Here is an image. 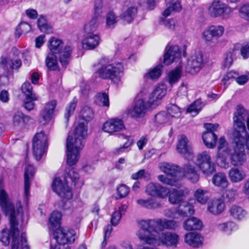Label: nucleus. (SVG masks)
<instances>
[{"label": "nucleus", "instance_id": "1", "mask_svg": "<svg viewBox=\"0 0 249 249\" xmlns=\"http://www.w3.org/2000/svg\"><path fill=\"white\" fill-rule=\"evenodd\" d=\"M88 136L87 126L80 123L75 128L73 136H69L67 141V163L72 166L78 161L80 151L84 148Z\"/></svg>", "mask_w": 249, "mask_h": 249}, {"label": "nucleus", "instance_id": "2", "mask_svg": "<svg viewBox=\"0 0 249 249\" xmlns=\"http://www.w3.org/2000/svg\"><path fill=\"white\" fill-rule=\"evenodd\" d=\"M17 219L19 220L17 217H14L13 226L12 227L10 217H9L10 227L8 230L6 229H3L0 232V241L5 245H8L10 243V238L12 237V249H29L27 244L25 234L22 233L20 237V241L18 237L19 231L17 227L18 223Z\"/></svg>", "mask_w": 249, "mask_h": 249}, {"label": "nucleus", "instance_id": "3", "mask_svg": "<svg viewBox=\"0 0 249 249\" xmlns=\"http://www.w3.org/2000/svg\"><path fill=\"white\" fill-rule=\"evenodd\" d=\"M233 142L235 144L232 151L231 150L228 156L230 163L233 166H242L247 160L246 148L249 150V138H242L236 135L235 138H232Z\"/></svg>", "mask_w": 249, "mask_h": 249}, {"label": "nucleus", "instance_id": "4", "mask_svg": "<svg viewBox=\"0 0 249 249\" xmlns=\"http://www.w3.org/2000/svg\"><path fill=\"white\" fill-rule=\"evenodd\" d=\"M234 130L233 137L236 135L240 138H249V112L240 106H238L233 117Z\"/></svg>", "mask_w": 249, "mask_h": 249}, {"label": "nucleus", "instance_id": "5", "mask_svg": "<svg viewBox=\"0 0 249 249\" xmlns=\"http://www.w3.org/2000/svg\"><path fill=\"white\" fill-rule=\"evenodd\" d=\"M0 205L5 214L9 215L10 217L12 227L13 226L14 217H17L22 221L23 214L20 202L17 204L16 211L13 204L9 200L8 196L4 190L3 183L1 181H0Z\"/></svg>", "mask_w": 249, "mask_h": 249}, {"label": "nucleus", "instance_id": "6", "mask_svg": "<svg viewBox=\"0 0 249 249\" xmlns=\"http://www.w3.org/2000/svg\"><path fill=\"white\" fill-rule=\"evenodd\" d=\"M123 71L122 64H107L105 60H101L98 64L97 73L103 79H110L112 81L119 79Z\"/></svg>", "mask_w": 249, "mask_h": 249}, {"label": "nucleus", "instance_id": "7", "mask_svg": "<svg viewBox=\"0 0 249 249\" xmlns=\"http://www.w3.org/2000/svg\"><path fill=\"white\" fill-rule=\"evenodd\" d=\"M202 174L206 176L212 175L215 171V166L209 152L203 151L197 154L194 161Z\"/></svg>", "mask_w": 249, "mask_h": 249}, {"label": "nucleus", "instance_id": "8", "mask_svg": "<svg viewBox=\"0 0 249 249\" xmlns=\"http://www.w3.org/2000/svg\"><path fill=\"white\" fill-rule=\"evenodd\" d=\"M156 224L155 220H143L140 222L141 229L137 233V236L139 238L147 244L151 245L156 237L157 235V231H156L153 226Z\"/></svg>", "mask_w": 249, "mask_h": 249}, {"label": "nucleus", "instance_id": "9", "mask_svg": "<svg viewBox=\"0 0 249 249\" xmlns=\"http://www.w3.org/2000/svg\"><path fill=\"white\" fill-rule=\"evenodd\" d=\"M48 136L44 131L37 133L33 140V152L37 160H39L48 148Z\"/></svg>", "mask_w": 249, "mask_h": 249}, {"label": "nucleus", "instance_id": "10", "mask_svg": "<svg viewBox=\"0 0 249 249\" xmlns=\"http://www.w3.org/2000/svg\"><path fill=\"white\" fill-rule=\"evenodd\" d=\"M217 149L218 152L216 159L217 165L221 168L228 169L229 168V160L228 156L231 149L224 137H221L219 139Z\"/></svg>", "mask_w": 249, "mask_h": 249}, {"label": "nucleus", "instance_id": "11", "mask_svg": "<svg viewBox=\"0 0 249 249\" xmlns=\"http://www.w3.org/2000/svg\"><path fill=\"white\" fill-rule=\"evenodd\" d=\"M179 240L178 235L173 232H158L151 245L160 246L165 245L168 247H176Z\"/></svg>", "mask_w": 249, "mask_h": 249}, {"label": "nucleus", "instance_id": "12", "mask_svg": "<svg viewBox=\"0 0 249 249\" xmlns=\"http://www.w3.org/2000/svg\"><path fill=\"white\" fill-rule=\"evenodd\" d=\"M224 31V27L221 25L209 26L201 32V39L208 44L213 43L223 36Z\"/></svg>", "mask_w": 249, "mask_h": 249}, {"label": "nucleus", "instance_id": "13", "mask_svg": "<svg viewBox=\"0 0 249 249\" xmlns=\"http://www.w3.org/2000/svg\"><path fill=\"white\" fill-rule=\"evenodd\" d=\"M53 236L56 242L60 244L73 243L77 237L74 230L67 228L56 229Z\"/></svg>", "mask_w": 249, "mask_h": 249}, {"label": "nucleus", "instance_id": "14", "mask_svg": "<svg viewBox=\"0 0 249 249\" xmlns=\"http://www.w3.org/2000/svg\"><path fill=\"white\" fill-rule=\"evenodd\" d=\"M203 66V53L200 51H196L193 53L188 59L186 71L192 74H195L200 71Z\"/></svg>", "mask_w": 249, "mask_h": 249}, {"label": "nucleus", "instance_id": "15", "mask_svg": "<svg viewBox=\"0 0 249 249\" xmlns=\"http://www.w3.org/2000/svg\"><path fill=\"white\" fill-rule=\"evenodd\" d=\"M232 12L231 8L218 0L213 1L208 9L209 15L213 17L223 16V18H226Z\"/></svg>", "mask_w": 249, "mask_h": 249}, {"label": "nucleus", "instance_id": "16", "mask_svg": "<svg viewBox=\"0 0 249 249\" xmlns=\"http://www.w3.org/2000/svg\"><path fill=\"white\" fill-rule=\"evenodd\" d=\"M176 149L177 152L186 159L190 160L193 157V151L191 143L184 135L179 136Z\"/></svg>", "mask_w": 249, "mask_h": 249}, {"label": "nucleus", "instance_id": "17", "mask_svg": "<svg viewBox=\"0 0 249 249\" xmlns=\"http://www.w3.org/2000/svg\"><path fill=\"white\" fill-rule=\"evenodd\" d=\"M52 188L53 190L61 197L70 199L71 198L72 194L70 188L65 181L62 180L60 178L54 179Z\"/></svg>", "mask_w": 249, "mask_h": 249}, {"label": "nucleus", "instance_id": "18", "mask_svg": "<svg viewBox=\"0 0 249 249\" xmlns=\"http://www.w3.org/2000/svg\"><path fill=\"white\" fill-rule=\"evenodd\" d=\"M145 193L153 197L161 198L167 197L169 194V189L158 183L151 182L146 187Z\"/></svg>", "mask_w": 249, "mask_h": 249}, {"label": "nucleus", "instance_id": "19", "mask_svg": "<svg viewBox=\"0 0 249 249\" xmlns=\"http://www.w3.org/2000/svg\"><path fill=\"white\" fill-rule=\"evenodd\" d=\"M150 105L146 103L143 99L137 100L133 107L127 110V113L133 118L142 117L147 111Z\"/></svg>", "mask_w": 249, "mask_h": 249}, {"label": "nucleus", "instance_id": "20", "mask_svg": "<svg viewBox=\"0 0 249 249\" xmlns=\"http://www.w3.org/2000/svg\"><path fill=\"white\" fill-rule=\"evenodd\" d=\"M190 194V190L187 188L180 189H173L171 191L169 189L168 200L173 204L178 205L185 200L186 197Z\"/></svg>", "mask_w": 249, "mask_h": 249}, {"label": "nucleus", "instance_id": "21", "mask_svg": "<svg viewBox=\"0 0 249 249\" xmlns=\"http://www.w3.org/2000/svg\"><path fill=\"white\" fill-rule=\"evenodd\" d=\"M125 128L123 121L120 119H111L107 121L104 124L102 129L110 134L120 131Z\"/></svg>", "mask_w": 249, "mask_h": 249}, {"label": "nucleus", "instance_id": "22", "mask_svg": "<svg viewBox=\"0 0 249 249\" xmlns=\"http://www.w3.org/2000/svg\"><path fill=\"white\" fill-rule=\"evenodd\" d=\"M166 90V86L164 84H159L150 94L148 101V104L151 106L158 105L159 102L165 95Z\"/></svg>", "mask_w": 249, "mask_h": 249}, {"label": "nucleus", "instance_id": "23", "mask_svg": "<svg viewBox=\"0 0 249 249\" xmlns=\"http://www.w3.org/2000/svg\"><path fill=\"white\" fill-rule=\"evenodd\" d=\"M180 56L181 52L178 46H167L165 49L163 63L165 65H169L177 59H179Z\"/></svg>", "mask_w": 249, "mask_h": 249}, {"label": "nucleus", "instance_id": "24", "mask_svg": "<svg viewBox=\"0 0 249 249\" xmlns=\"http://www.w3.org/2000/svg\"><path fill=\"white\" fill-rule=\"evenodd\" d=\"M183 176L193 183H197L200 178V175L196 167L190 163L185 164L181 168Z\"/></svg>", "mask_w": 249, "mask_h": 249}, {"label": "nucleus", "instance_id": "25", "mask_svg": "<svg viewBox=\"0 0 249 249\" xmlns=\"http://www.w3.org/2000/svg\"><path fill=\"white\" fill-rule=\"evenodd\" d=\"M203 240L202 236L196 232H190L184 236L185 243L194 248L201 247L203 243Z\"/></svg>", "mask_w": 249, "mask_h": 249}, {"label": "nucleus", "instance_id": "26", "mask_svg": "<svg viewBox=\"0 0 249 249\" xmlns=\"http://www.w3.org/2000/svg\"><path fill=\"white\" fill-rule=\"evenodd\" d=\"M56 102L54 100L48 102L40 113V122L45 124L51 120Z\"/></svg>", "mask_w": 249, "mask_h": 249}, {"label": "nucleus", "instance_id": "27", "mask_svg": "<svg viewBox=\"0 0 249 249\" xmlns=\"http://www.w3.org/2000/svg\"><path fill=\"white\" fill-rule=\"evenodd\" d=\"M225 208L224 201L221 199H215L210 201L207 205V210L213 215H217L222 213Z\"/></svg>", "mask_w": 249, "mask_h": 249}, {"label": "nucleus", "instance_id": "28", "mask_svg": "<svg viewBox=\"0 0 249 249\" xmlns=\"http://www.w3.org/2000/svg\"><path fill=\"white\" fill-rule=\"evenodd\" d=\"M34 173L35 170L33 166L28 164L25 168L24 172V196L26 199L28 198L30 195L31 181Z\"/></svg>", "mask_w": 249, "mask_h": 249}, {"label": "nucleus", "instance_id": "29", "mask_svg": "<svg viewBox=\"0 0 249 249\" xmlns=\"http://www.w3.org/2000/svg\"><path fill=\"white\" fill-rule=\"evenodd\" d=\"M31 120V118L22 112L18 111L13 116V125L17 129L23 128L25 124Z\"/></svg>", "mask_w": 249, "mask_h": 249}, {"label": "nucleus", "instance_id": "30", "mask_svg": "<svg viewBox=\"0 0 249 249\" xmlns=\"http://www.w3.org/2000/svg\"><path fill=\"white\" fill-rule=\"evenodd\" d=\"M100 37L97 34H88L82 41L83 47L88 50L93 49L99 44Z\"/></svg>", "mask_w": 249, "mask_h": 249}, {"label": "nucleus", "instance_id": "31", "mask_svg": "<svg viewBox=\"0 0 249 249\" xmlns=\"http://www.w3.org/2000/svg\"><path fill=\"white\" fill-rule=\"evenodd\" d=\"M229 178L233 183H237L244 180L246 177L245 171L236 167L231 168L229 171Z\"/></svg>", "mask_w": 249, "mask_h": 249}, {"label": "nucleus", "instance_id": "32", "mask_svg": "<svg viewBox=\"0 0 249 249\" xmlns=\"http://www.w3.org/2000/svg\"><path fill=\"white\" fill-rule=\"evenodd\" d=\"M63 45V41L56 37H52L49 40L47 46L50 51V53L56 54L59 53Z\"/></svg>", "mask_w": 249, "mask_h": 249}, {"label": "nucleus", "instance_id": "33", "mask_svg": "<svg viewBox=\"0 0 249 249\" xmlns=\"http://www.w3.org/2000/svg\"><path fill=\"white\" fill-rule=\"evenodd\" d=\"M158 167L161 171L171 176H176L177 173L180 170L178 166L165 162L160 163Z\"/></svg>", "mask_w": 249, "mask_h": 249}, {"label": "nucleus", "instance_id": "34", "mask_svg": "<svg viewBox=\"0 0 249 249\" xmlns=\"http://www.w3.org/2000/svg\"><path fill=\"white\" fill-rule=\"evenodd\" d=\"M177 209L179 216L187 217L193 214L194 213L193 206L189 202L185 200L181 203L178 206Z\"/></svg>", "mask_w": 249, "mask_h": 249}, {"label": "nucleus", "instance_id": "35", "mask_svg": "<svg viewBox=\"0 0 249 249\" xmlns=\"http://www.w3.org/2000/svg\"><path fill=\"white\" fill-rule=\"evenodd\" d=\"M202 226L201 221L195 217L187 219L183 224V228L186 231L198 230L200 229Z\"/></svg>", "mask_w": 249, "mask_h": 249}, {"label": "nucleus", "instance_id": "36", "mask_svg": "<svg viewBox=\"0 0 249 249\" xmlns=\"http://www.w3.org/2000/svg\"><path fill=\"white\" fill-rule=\"evenodd\" d=\"M72 52L71 47L69 45H66L60 53L59 60L62 65L66 66L69 63L71 59Z\"/></svg>", "mask_w": 249, "mask_h": 249}, {"label": "nucleus", "instance_id": "37", "mask_svg": "<svg viewBox=\"0 0 249 249\" xmlns=\"http://www.w3.org/2000/svg\"><path fill=\"white\" fill-rule=\"evenodd\" d=\"M194 196L198 203L203 205L205 204L210 197L209 191L202 188L196 189Z\"/></svg>", "mask_w": 249, "mask_h": 249}, {"label": "nucleus", "instance_id": "38", "mask_svg": "<svg viewBox=\"0 0 249 249\" xmlns=\"http://www.w3.org/2000/svg\"><path fill=\"white\" fill-rule=\"evenodd\" d=\"M202 139L207 147L213 148L215 146L217 137L213 132H205L202 134Z\"/></svg>", "mask_w": 249, "mask_h": 249}, {"label": "nucleus", "instance_id": "39", "mask_svg": "<svg viewBox=\"0 0 249 249\" xmlns=\"http://www.w3.org/2000/svg\"><path fill=\"white\" fill-rule=\"evenodd\" d=\"M230 215L237 220H241L246 218L247 213L241 207L233 205L229 211Z\"/></svg>", "mask_w": 249, "mask_h": 249}, {"label": "nucleus", "instance_id": "40", "mask_svg": "<svg viewBox=\"0 0 249 249\" xmlns=\"http://www.w3.org/2000/svg\"><path fill=\"white\" fill-rule=\"evenodd\" d=\"M212 182L214 185L223 188L227 187L229 184L226 175L221 172L218 173L213 176Z\"/></svg>", "mask_w": 249, "mask_h": 249}, {"label": "nucleus", "instance_id": "41", "mask_svg": "<svg viewBox=\"0 0 249 249\" xmlns=\"http://www.w3.org/2000/svg\"><path fill=\"white\" fill-rule=\"evenodd\" d=\"M137 203L142 207L149 209H157L161 206L159 201L152 198L139 199L137 200Z\"/></svg>", "mask_w": 249, "mask_h": 249}, {"label": "nucleus", "instance_id": "42", "mask_svg": "<svg viewBox=\"0 0 249 249\" xmlns=\"http://www.w3.org/2000/svg\"><path fill=\"white\" fill-rule=\"evenodd\" d=\"M182 70V67L178 66L168 73L167 80L171 85L177 83L181 77Z\"/></svg>", "mask_w": 249, "mask_h": 249}, {"label": "nucleus", "instance_id": "43", "mask_svg": "<svg viewBox=\"0 0 249 249\" xmlns=\"http://www.w3.org/2000/svg\"><path fill=\"white\" fill-rule=\"evenodd\" d=\"M156 225L163 229L175 230L178 227V223L173 220L159 218L156 219Z\"/></svg>", "mask_w": 249, "mask_h": 249}, {"label": "nucleus", "instance_id": "44", "mask_svg": "<svg viewBox=\"0 0 249 249\" xmlns=\"http://www.w3.org/2000/svg\"><path fill=\"white\" fill-rule=\"evenodd\" d=\"M47 68L50 71H56L59 69L57 58L55 54L49 53L45 59Z\"/></svg>", "mask_w": 249, "mask_h": 249}, {"label": "nucleus", "instance_id": "45", "mask_svg": "<svg viewBox=\"0 0 249 249\" xmlns=\"http://www.w3.org/2000/svg\"><path fill=\"white\" fill-rule=\"evenodd\" d=\"M62 214L60 212L53 211L49 217L50 228L53 230L59 227Z\"/></svg>", "mask_w": 249, "mask_h": 249}, {"label": "nucleus", "instance_id": "46", "mask_svg": "<svg viewBox=\"0 0 249 249\" xmlns=\"http://www.w3.org/2000/svg\"><path fill=\"white\" fill-rule=\"evenodd\" d=\"M162 65L159 64L153 69H150L144 75V77L151 80H156L161 75Z\"/></svg>", "mask_w": 249, "mask_h": 249}, {"label": "nucleus", "instance_id": "47", "mask_svg": "<svg viewBox=\"0 0 249 249\" xmlns=\"http://www.w3.org/2000/svg\"><path fill=\"white\" fill-rule=\"evenodd\" d=\"M101 18L99 16H94L92 17L90 20L87 23L84 27L86 32L90 33L95 31L98 28L100 23Z\"/></svg>", "mask_w": 249, "mask_h": 249}, {"label": "nucleus", "instance_id": "48", "mask_svg": "<svg viewBox=\"0 0 249 249\" xmlns=\"http://www.w3.org/2000/svg\"><path fill=\"white\" fill-rule=\"evenodd\" d=\"M37 25L39 30L42 32L46 34H50L52 33V28L47 21L44 16H40L37 20Z\"/></svg>", "mask_w": 249, "mask_h": 249}, {"label": "nucleus", "instance_id": "49", "mask_svg": "<svg viewBox=\"0 0 249 249\" xmlns=\"http://www.w3.org/2000/svg\"><path fill=\"white\" fill-rule=\"evenodd\" d=\"M236 54V51L234 49H230L227 52L223 62L225 68H229L232 64L235 59Z\"/></svg>", "mask_w": 249, "mask_h": 249}, {"label": "nucleus", "instance_id": "50", "mask_svg": "<svg viewBox=\"0 0 249 249\" xmlns=\"http://www.w3.org/2000/svg\"><path fill=\"white\" fill-rule=\"evenodd\" d=\"M235 229L236 226L235 223L231 221L222 223L218 225V229L219 231L228 234H230Z\"/></svg>", "mask_w": 249, "mask_h": 249}, {"label": "nucleus", "instance_id": "51", "mask_svg": "<svg viewBox=\"0 0 249 249\" xmlns=\"http://www.w3.org/2000/svg\"><path fill=\"white\" fill-rule=\"evenodd\" d=\"M137 8L135 6L129 7L123 14V18L128 23L131 22L135 17Z\"/></svg>", "mask_w": 249, "mask_h": 249}, {"label": "nucleus", "instance_id": "52", "mask_svg": "<svg viewBox=\"0 0 249 249\" xmlns=\"http://www.w3.org/2000/svg\"><path fill=\"white\" fill-rule=\"evenodd\" d=\"M80 117L86 121H89L93 118L94 113L91 108L85 106L81 110Z\"/></svg>", "mask_w": 249, "mask_h": 249}, {"label": "nucleus", "instance_id": "53", "mask_svg": "<svg viewBox=\"0 0 249 249\" xmlns=\"http://www.w3.org/2000/svg\"><path fill=\"white\" fill-rule=\"evenodd\" d=\"M202 107V103L200 100H196L189 106L187 111L193 116L197 115Z\"/></svg>", "mask_w": 249, "mask_h": 249}, {"label": "nucleus", "instance_id": "54", "mask_svg": "<svg viewBox=\"0 0 249 249\" xmlns=\"http://www.w3.org/2000/svg\"><path fill=\"white\" fill-rule=\"evenodd\" d=\"M77 100L74 97L66 108L65 118L68 120L69 117L73 114L76 107Z\"/></svg>", "mask_w": 249, "mask_h": 249}, {"label": "nucleus", "instance_id": "55", "mask_svg": "<svg viewBox=\"0 0 249 249\" xmlns=\"http://www.w3.org/2000/svg\"><path fill=\"white\" fill-rule=\"evenodd\" d=\"M96 102L100 106L108 107L109 106V101L108 94L105 93L98 94L96 99Z\"/></svg>", "mask_w": 249, "mask_h": 249}, {"label": "nucleus", "instance_id": "56", "mask_svg": "<svg viewBox=\"0 0 249 249\" xmlns=\"http://www.w3.org/2000/svg\"><path fill=\"white\" fill-rule=\"evenodd\" d=\"M38 100V96L36 94H31V96H26L24 100V107L28 110L33 109L35 106L34 101Z\"/></svg>", "mask_w": 249, "mask_h": 249}, {"label": "nucleus", "instance_id": "57", "mask_svg": "<svg viewBox=\"0 0 249 249\" xmlns=\"http://www.w3.org/2000/svg\"><path fill=\"white\" fill-rule=\"evenodd\" d=\"M117 21L118 18L113 12H110L107 13L106 17V26L108 28H113Z\"/></svg>", "mask_w": 249, "mask_h": 249}, {"label": "nucleus", "instance_id": "58", "mask_svg": "<svg viewBox=\"0 0 249 249\" xmlns=\"http://www.w3.org/2000/svg\"><path fill=\"white\" fill-rule=\"evenodd\" d=\"M160 23L170 30H174L177 26V22L173 19H163L160 20Z\"/></svg>", "mask_w": 249, "mask_h": 249}, {"label": "nucleus", "instance_id": "59", "mask_svg": "<svg viewBox=\"0 0 249 249\" xmlns=\"http://www.w3.org/2000/svg\"><path fill=\"white\" fill-rule=\"evenodd\" d=\"M119 137L120 139L126 140V141L125 142L123 146L120 147V148H118L117 149H116L115 153L116 154H119L123 152L124 151V150L128 148L129 146H130L132 144L133 142L132 140L128 138L127 137L124 135L120 134Z\"/></svg>", "mask_w": 249, "mask_h": 249}, {"label": "nucleus", "instance_id": "60", "mask_svg": "<svg viewBox=\"0 0 249 249\" xmlns=\"http://www.w3.org/2000/svg\"><path fill=\"white\" fill-rule=\"evenodd\" d=\"M169 117L178 118L181 114L180 108L176 105H170L167 109Z\"/></svg>", "mask_w": 249, "mask_h": 249}, {"label": "nucleus", "instance_id": "61", "mask_svg": "<svg viewBox=\"0 0 249 249\" xmlns=\"http://www.w3.org/2000/svg\"><path fill=\"white\" fill-rule=\"evenodd\" d=\"M156 122L159 124H163L169 121L168 115L165 112H160L155 117Z\"/></svg>", "mask_w": 249, "mask_h": 249}, {"label": "nucleus", "instance_id": "62", "mask_svg": "<svg viewBox=\"0 0 249 249\" xmlns=\"http://www.w3.org/2000/svg\"><path fill=\"white\" fill-rule=\"evenodd\" d=\"M239 13L242 18L249 21V3L244 4L241 6L239 10Z\"/></svg>", "mask_w": 249, "mask_h": 249}, {"label": "nucleus", "instance_id": "63", "mask_svg": "<svg viewBox=\"0 0 249 249\" xmlns=\"http://www.w3.org/2000/svg\"><path fill=\"white\" fill-rule=\"evenodd\" d=\"M129 191V188L124 184H121L117 187V193L120 198L126 197Z\"/></svg>", "mask_w": 249, "mask_h": 249}, {"label": "nucleus", "instance_id": "64", "mask_svg": "<svg viewBox=\"0 0 249 249\" xmlns=\"http://www.w3.org/2000/svg\"><path fill=\"white\" fill-rule=\"evenodd\" d=\"M237 190L235 188H231L227 190L225 193V198L229 201L234 200L237 196Z\"/></svg>", "mask_w": 249, "mask_h": 249}]
</instances>
